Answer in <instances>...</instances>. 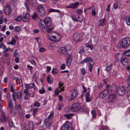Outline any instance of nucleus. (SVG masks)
Masks as SVG:
<instances>
[{
	"label": "nucleus",
	"mask_w": 130,
	"mask_h": 130,
	"mask_svg": "<svg viewBox=\"0 0 130 130\" xmlns=\"http://www.w3.org/2000/svg\"><path fill=\"white\" fill-rule=\"evenodd\" d=\"M32 18L36 21L38 20L39 17L36 12H34L32 15Z\"/></svg>",
	"instance_id": "26"
},
{
	"label": "nucleus",
	"mask_w": 130,
	"mask_h": 130,
	"mask_svg": "<svg viewBox=\"0 0 130 130\" xmlns=\"http://www.w3.org/2000/svg\"><path fill=\"white\" fill-rule=\"evenodd\" d=\"M64 47L65 48L67 52L69 51L71 48V46L68 44L65 47Z\"/></svg>",
	"instance_id": "31"
},
{
	"label": "nucleus",
	"mask_w": 130,
	"mask_h": 130,
	"mask_svg": "<svg viewBox=\"0 0 130 130\" xmlns=\"http://www.w3.org/2000/svg\"><path fill=\"white\" fill-rule=\"evenodd\" d=\"M8 120V117H6L5 115L4 112L2 111L1 112V121L2 122L7 121Z\"/></svg>",
	"instance_id": "12"
},
{
	"label": "nucleus",
	"mask_w": 130,
	"mask_h": 130,
	"mask_svg": "<svg viewBox=\"0 0 130 130\" xmlns=\"http://www.w3.org/2000/svg\"><path fill=\"white\" fill-rule=\"evenodd\" d=\"M38 109V108H36L35 109H33V115L34 116L35 115L36 112L37 111Z\"/></svg>",
	"instance_id": "54"
},
{
	"label": "nucleus",
	"mask_w": 130,
	"mask_h": 130,
	"mask_svg": "<svg viewBox=\"0 0 130 130\" xmlns=\"http://www.w3.org/2000/svg\"><path fill=\"white\" fill-rule=\"evenodd\" d=\"M4 11L5 14L9 15L11 12V9L10 5L8 4H6L5 7Z\"/></svg>",
	"instance_id": "9"
},
{
	"label": "nucleus",
	"mask_w": 130,
	"mask_h": 130,
	"mask_svg": "<svg viewBox=\"0 0 130 130\" xmlns=\"http://www.w3.org/2000/svg\"><path fill=\"white\" fill-rule=\"evenodd\" d=\"M58 70L56 69H53L52 71V73L53 74H54L57 73H58Z\"/></svg>",
	"instance_id": "42"
},
{
	"label": "nucleus",
	"mask_w": 130,
	"mask_h": 130,
	"mask_svg": "<svg viewBox=\"0 0 130 130\" xmlns=\"http://www.w3.org/2000/svg\"><path fill=\"white\" fill-rule=\"evenodd\" d=\"M108 90L106 89L101 92L100 95V97L102 98L105 97L108 94Z\"/></svg>",
	"instance_id": "17"
},
{
	"label": "nucleus",
	"mask_w": 130,
	"mask_h": 130,
	"mask_svg": "<svg viewBox=\"0 0 130 130\" xmlns=\"http://www.w3.org/2000/svg\"><path fill=\"white\" fill-rule=\"evenodd\" d=\"M15 42L16 40L15 39L13 38L12 39V40L11 42L8 43L7 44L12 45H14L15 43Z\"/></svg>",
	"instance_id": "40"
},
{
	"label": "nucleus",
	"mask_w": 130,
	"mask_h": 130,
	"mask_svg": "<svg viewBox=\"0 0 130 130\" xmlns=\"http://www.w3.org/2000/svg\"><path fill=\"white\" fill-rule=\"evenodd\" d=\"M22 19V17L20 16H19L17 17V18L15 19V20L16 21L19 22L21 21Z\"/></svg>",
	"instance_id": "41"
},
{
	"label": "nucleus",
	"mask_w": 130,
	"mask_h": 130,
	"mask_svg": "<svg viewBox=\"0 0 130 130\" xmlns=\"http://www.w3.org/2000/svg\"><path fill=\"white\" fill-rule=\"evenodd\" d=\"M95 7H93L92 8V14L93 16L95 15L96 14V12L95 10Z\"/></svg>",
	"instance_id": "38"
},
{
	"label": "nucleus",
	"mask_w": 130,
	"mask_h": 130,
	"mask_svg": "<svg viewBox=\"0 0 130 130\" xmlns=\"http://www.w3.org/2000/svg\"><path fill=\"white\" fill-rule=\"evenodd\" d=\"M116 57L117 60L119 59L120 58L121 59V54L120 55L119 53H117L116 55Z\"/></svg>",
	"instance_id": "43"
},
{
	"label": "nucleus",
	"mask_w": 130,
	"mask_h": 130,
	"mask_svg": "<svg viewBox=\"0 0 130 130\" xmlns=\"http://www.w3.org/2000/svg\"><path fill=\"white\" fill-rule=\"evenodd\" d=\"M72 18L73 21L76 22H81L83 20V19H82L81 20H77V19H76L75 17L74 16H72Z\"/></svg>",
	"instance_id": "33"
},
{
	"label": "nucleus",
	"mask_w": 130,
	"mask_h": 130,
	"mask_svg": "<svg viewBox=\"0 0 130 130\" xmlns=\"http://www.w3.org/2000/svg\"><path fill=\"white\" fill-rule=\"evenodd\" d=\"M34 124L32 121L30 122L29 123V130H33Z\"/></svg>",
	"instance_id": "37"
},
{
	"label": "nucleus",
	"mask_w": 130,
	"mask_h": 130,
	"mask_svg": "<svg viewBox=\"0 0 130 130\" xmlns=\"http://www.w3.org/2000/svg\"><path fill=\"white\" fill-rule=\"evenodd\" d=\"M117 91L118 95L121 96L124 95L125 92V87L122 86H118L117 88Z\"/></svg>",
	"instance_id": "6"
},
{
	"label": "nucleus",
	"mask_w": 130,
	"mask_h": 130,
	"mask_svg": "<svg viewBox=\"0 0 130 130\" xmlns=\"http://www.w3.org/2000/svg\"><path fill=\"white\" fill-rule=\"evenodd\" d=\"M38 14L41 17H44L46 14V12L44 7L42 5H40L37 8Z\"/></svg>",
	"instance_id": "5"
},
{
	"label": "nucleus",
	"mask_w": 130,
	"mask_h": 130,
	"mask_svg": "<svg viewBox=\"0 0 130 130\" xmlns=\"http://www.w3.org/2000/svg\"><path fill=\"white\" fill-rule=\"evenodd\" d=\"M35 86V84L34 83H33L29 84H26V85L25 88H28V89H30L33 87L34 88V86Z\"/></svg>",
	"instance_id": "25"
},
{
	"label": "nucleus",
	"mask_w": 130,
	"mask_h": 130,
	"mask_svg": "<svg viewBox=\"0 0 130 130\" xmlns=\"http://www.w3.org/2000/svg\"><path fill=\"white\" fill-rule=\"evenodd\" d=\"M21 106L20 104H18L17 108V109L18 110L19 113L22 118H23V112L21 108Z\"/></svg>",
	"instance_id": "16"
},
{
	"label": "nucleus",
	"mask_w": 130,
	"mask_h": 130,
	"mask_svg": "<svg viewBox=\"0 0 130 130\" xmlns=\"http://www.w3.org/2000/svg\"><path fill=\"white\" fill-rule=\"evenodd\" d=\"M72 55L70 54L69 55L66 60V64L67 67H69L71 64L72 62Z\"/></svg>",
	"instance_id": "14"
},
{
	"label": "nucleus",
	"mask_w": 130,
	"mask_h": 130,
	"mask_svg": "<svg viewBox=\"0 0 130 130\" xmlns=\"http://www.w3.org/2000/svg\"><path fill=\"white\" fill-rule=\"evenodd\" d=\"M63 84V83H62V82H60L59 84V87H58V88H60L61 89V87H62Z\"/></svg>",
	"instance_id": "60"
},
{
	"label": "nucleus",
	"mask_w": 130,
	"mask_h": 130,
	"mask_svg": "<svg viewBox=\"0 0 130 130\" xmlns=\"http://www.w3.org/2000/svg\"><path fill=\"white\" fill-rule=\"evenodd\" d=\"M9 126L10 127H12L14 126V124L12 120H11V121H10L9 123Z\"/></svg>",
	"instance_id": "47"
},
{
	"label": "nucleus",
	"mask_w": 130,
	"mask_h": 130,
	"mask_svg": "<svg viewBox=\"0 0 130 130\" xmlns=\"http://www.w3.org/2000/svg\"><path fill=\"white\" fill-rule=\"evenodd\" d=\"M45 92V90L44 88H42L41 89H40L39 91V92L41 94H43Z\"/></svg>",
	"instance_id": "51"
},
{
	"label": "nucleus",
	"mask_w": 130,
	"mask_h": 130,
	"mask_svg": "<svg viewBox=\"0 0 130 130\" xmlns=\"http://www.w3.org/2000/svg\"><path fill=\"white\" fill-rule=\"evenodd\" d=\"M28 88H26L23 91V92L25 93V94L27 96H30V93H29L28 92Z\"/></svg>",
	"instance_id": "34"
},
{
	"label": "nucleus",
	"mask_w": 130,
	"mask_h": 130,
	"mask_svg": "<svg viewBox=\"0 0 130 130\" xmlns=\"http://www.w3.org/2000/svg\"><path fill=\"white\" fill-rule=\"evenodd\" d=\"M10 112L11 113L15 114V112L14 111L13 109V107L10 108Z\"/></svg>",
	"instance_id": "49"
},
{
	"label": "nucleus",
	"mask_w": 130,
	"mask_h": 130,
	"mask_svg": "<svg viewBox=\"0 0 130 130\" xmlns=\"http://www.w3.org/2000/svg\"><path fill=\"white\" fill-rule=\"evenodd\" d=\"M10 48H7L5 50H4L3 51V52L4 53H6L8 51H9Z\"/></svg>",
	"instance_id": "63"
},
{
	"label": "nucleus",
	"mask_w": 130,
	"mask_h": 130,
	"mask_svg": "<svg viewBox=\"0 0 130 130\" xmlns=\"http://www.w3.org/2000/svg\"><path fill=\"white\" fill-rule=\"evenodd\" d=\"M78 93L77 90L73 89L71 91V100L75 99L77 96Z\"/></svg>",
	"instance_id": "8"
},
{
	"label": "nucleus",
	"mask_w": 130,
	"mask_h": 130,
	"mask_svg": "<svg viewBox=\"0 0 130 130\" xmlns=\"http://www.w3.org/2000/svg\"><path fill=\"white\" fill-rule=\"evenodd\" d=\"M66 68V65L65 64H62L60 68L62 70H64Z\"/></svg>",
	"instance_id": "56"
},
{
	"label": "nucleus",
	"mask_w": 130,
	"mask_h": 130,
	"mask_svg": "<svg viewBox=\"0 0 130 130\" xmlns=\"http://www.w3.org/2000/svg\"><path fill=\"white\" fill-rule=\"evenodd\" d=\"M47 80L48 83L49 84H51L53 83L52 81L51 80L50 77L49 76H47Z\"/></svg>",
	"instance_id": "45"
},
{
	"label": "nucleus",
	"mask_w": 130,
	"mask_h": 130,
	"mask_svg": "<svg viewBox=\"0 0 130 130\" xmlns=\"http://www.w3.org/2000/svg\"><path fill=\"white\" fill-rule=\"evenodd\" d=\"M81 38L80 34L79 33H76L74 34L73 37V39L75 42H78L80 40Z\"/></svg>",
	"instance_id": "11"
},
{
	"label": "nucleus",
	"mask_w": 130,
	"mask_h": 130,
	"mask_svg": "<svg viewBox=\"0 0 130 130\" xmlns=\"http://www.w3.org/2000/svg\"><path fill=\"white\" fill-rule=\"evenodd\" d=\"M81 107L79 103L77 102L72 104L71 108V109L73 112L78 111L80 110Z\"/></svg>",
	"instance_id": "4"
},
{
	"label": "nucleus",
	"mask_w": 130,
	"mask_h": 130,
	"mask_svg": "<svg viewBox=\"0 0 130 130\" xmlns=\"http://www.w3.org/2000/svg\"><path fill=\"white\" fill-rule=\"evenodd\" d=\"M92 113L93 115V117L95 118L96 115V112L94 110H92Z\"/></svg>",
	"instance_id": "53"
},
{
	"label": "nucleus",
	"mask_w": 130,
	"mask_h": 130,
	"mask_svg": "<svg viewBox=\"0 0 130 130\" xmlns=\"http://www.w3.org/2000/svg\"><path fill=\"white\" fill-rule=\"evenodd\" d=\"M130 45V38L126 37L121 39L119 42L118 46L120 48H125Z\"/></svg>",
	"instance_id": "2"
},
{
	"label": "nucleus",
	"mask_w": 130,
	"mask_h": 130,
	"mask_svg": "<svg viewBox=\"0 0 130 130\" xmlns=\"http://www.w3.org/2000/svg\"><path fill=\"white\" fill-rule=\"evenodd\" d=\"M128 61V59L126 57H125L122 59H120V61L123 64L125 65L126 63H127Z\"/></svg>",
	"instance_id": "21"
},
{
	"label": "nucleus",
	"mask_w": 130,
	"mask_h": 130,
	"mask_svg": "<svg viewBox=\"0 0 130 130\" xmlns=\"http://www.w3.org/2000/svg\"><path fill=\"white\" fill-rule=\"evenodd\" d=\"M47 37L48 39L54 42L59 41L61 39L60 35L58 34H57V36H50L47 35Z\"/></svg>",
	"instance_id": "3"
},
{
	"label": "nucleus",
	"mask_w": 130,
	"mask_h": 130,
	"mask_svg": "<svg viewBox=\"0 0 130 130\" xmlns=\"http://www.w3.org/2000/svg\"><path fill=\"white\" fill-rule=\"evenodd\" d=\"M106 23V20L105 19H104L99 21L98 25L99 26H104Z\"/></svg>",
	"instance_id": "19"
},
{
	"label": "nucleus",
	"mask_w": 130,
	"mask_h": 130,
	"mask_svg": "<svg viewBox=\"0 0 130 130\" xmlns=\"http://www.w3.org/2000/svg\"><path fill=\"white\" fill-rule=\"evenodd\" d=\"M116 95L115 94H112L109 95L108 98V100L109 103L113 102L116 99Z\"/></svg>",
	"instance_id": "10"
},
{
	"label": "nucleus",
	"mask_w": 130,
	"mask_h": 130,
	"mask_svg": "<svg viewBox=\"0 0 130 130\" xmlns=\"http://www.w3.org/2000/svg\"><path fill=\"white\" fill-rule=\"evenodd\" d=\"M61 130H72L70 122L68 121L66 122L62 125Z\"/></svg>",
	"instance_id": "7"
},
{
	"label": "nucleus",
	"mask_w": 130,
	"mask_h": 130,
	"mask_svg": "<svg viewBox=\"0 0 130 130\" xmlns=\"http://www.w3.org/2000/svg\"><path fill=\"white\" fill-rule=\"evenodd\" d=\"M47 28L46 31L45 32H44L43 31H42L41 29L40 31L41 32H43V33H45L47 31V32L48 33H52V30H54V27H51L49 28V27H46Z\"/></svg>",
	"instance_id": "24"
},
{
	"label": "nucleus",
	"mask_w": 130,
	"mask_h": 130,
	"mask_svg": "<svg viewBox=\"0 0 130 130\" xmlns=\"http://www.w3.org/2000/svg\"><path fill=\"white\" fill-rule=\"evenodd\" d=\"M86 101L87 102H88L90 101L91 99V98L90 97V96L87 97H86Z\"/></svg>",
	"instance_id": "61"
},
{
	"label": "nucleus",
	"mask_w": 130,
	"mask_h": 130,
	"mask_svg": "<svg viewBox=\"0 0 130 130\" xmlns=\"http://www.w3.org/2000/svg\"><path fill=\"white\" fill-rule=\"evenodd\" d=\"M19 82L20 83V87L22 86L23 85V83L22 82V79L20 78L19 79Z\"/></svg>",
	"instance_id": "62"
},
{
	"label": "nucleus",
	"mask_w": 130,
	"mask_h": 130,
	"mask_svg": "<svg viewBox=\"0 0 130 130\" xmlns=\"http://www.w3.org/2000/svg\"><path fill=\"white\" fill-rule=\"evenodd\" d=\"M92 59L91 58H87L84 59L83 60H82L80 62V63L83 64L88 61L89 63H90V62L92 61Z\"/></svg>",
	"instance_id": "22"
},
{
	"label": "nucleus",
	"mask_w": 130,
	"mask_h": 130,
	"mask_svg": "<svg viewBox=\"0 0 130 130\" xmlns=\"http://www.w3.org/2000/svg\"><path fill=\"white\" fill-rule=\"evenodd\" d=\"M14 29L16 31L18 32L20 31V28L19 27L17 26L14 27Z\"/></svg>",
	"instance_id": "50"
},
{
	"label": "nucleus",
	"mask_w": 130,
	"mask_h": 130,
	"mask_svg": "<svg viewBox=\"0 0 130 130\" xmlns=\"http://www.w3.org/2000/svg\"><path fill=\"white\" fill-rule=\"evenodd\" d=\"M40 29L44 32L46 31V27H50L52 25V21L50 17H47L45 18L43 21L40 20L39 22Z\"/></svg>",
	"instance_id": "1"
},
{
	"label": "nucleus",
	"mask_w": 130,
	"mask_h": 130,
	"mask_svg": "<svg viewBox=\"0 0 130 130\" xmlns=\"http://www.w3.org/2000/svg\"><path fill=\"white\" fill-rule=\"evenodd\" d=\"M64 89L63 87H62L61 89L59 90L57 88L54 91V96H56L57 95H58L59 94L58 92H60L61 91H64Z\"/></svg>",
	"instance_id": "23"
},
{
	"label": "nucleus",
	"mask_w": 130,
	"mask_h": 130,
	"mask_svg": "<svg viewBox=\"0 0 130 130\" xmlns=\"http://www.w3.org/2000/svg\"><path fill=\"white\" fill-rule=\"evenodd\" d=\"M89 63L90 65H88L89 69V70L91 72V69L93 67V66L94 64V62L92 60V61L90 62Z\"/></svg>",
	"instance_id": "29"
},
{
	"label": "nucleus",
	"mask_w": 130,
	"mask_h": 130,
	"mask_svg": "<svg viewBox=\"0 0 130 130\" xmlns=\"http://www.w3.org/2000/svg\"><path fill=\"white\" fill-rule=\"evenodd\" d=\"M112 67V65L111 64L109 65L106 68L105 70L108 72V71L111 70Z\"/></svg>",
	"instance_id": "35"
},
{
	"label": "nucleus",
	"mask_w": 130,
	"mask_h": 130,
	"mask_svg": "<svg viewBox=\"0 0 130 130\" xmlns=\"http://www.w3.org/2000/svg\"><path fill=\"white\" fill-rule=\"evenodd\" d=\"M17 92H14L12 94V98L14 101H15L16 99L15 96L17 95Z\"/></svg>",
	"instance_id": "44"
},
{
	"label": "nucleus",
	"mask_w": 130,
	"mask_h": 130,
	"mask_svg": "<svg viewBox=\"0 0 130 130\" xmlns=\"http://www.w3.org/2000/svg\"><path fill=\"white\" fill-rule=\"evenodd\" d=\"M7 101H9L10 100V94L9 93L7 92Z\"/></svg>",
	"instance_id": "64"
},
{
	"label": "nucleus",
	"mask_w": 130,
	"mask_h": 130,
	"mask_svg": "<svg viewBox=\"0 0 130 130\" xmlns=\"http://www.w3.org/2000/svg\"><path fill=\"white\" fill-rule=\"evenodd\" d=\"M58 51L60 53L67 55V52L66 50L64 47H63L59 48L58 50Z\"/></svg>",
	"instance_id": "15"
},
{
	"label": "nucleus",
	"mask_w": 130,
	"mask_h": 130,
	"mask_svg": "<svg viewBox=\"0 0 130 130\" xmlns=\"http://www.w3.org/2000/svg\"><path fill=\"white\" fill-rule=\"evenodd\" d=\"M40 105V104L38 102H36L34 104V106L36 107H39Z\"/></svg>",
	"instance_id": "58"
},
{
	"label": "nucleus",
	"mask_w": 130,
	"mask_h": 130,
	"mask_svg": "<svg viewBox=\"0 0 130 130\" xmlns=\"http://www.w3.org/2000/svg\"><path fill=\"white\" fill-rule=\"evenodd\" d=\"M116 87L115 85H112L110 87V89L109 91L114 92L116 91Z\"/></svg>",
	"instance_id": "32"
},
{
	"label": "nucleus",
	"mask_w": 130,
	"mask_h": 130,
	"mask_svg": "<svg viewBox=\"0 0 130 130\" xmlns=\"http://www.w3.org/2000/svg\"><path fill=\"white\" fill-rule=\"evenodd\" d=\"M44 123L46 126L47 128H49L51 126V121L49 120L46 119L44 120Z\"/></svg>",
	"instance_id": "18"
},
{
	"label": "nucleus",
	"mask_w": 130,
	"mask_h": 130,
	"mask_svg": "<svg viewBox=\"0 0 130 130\" xmlns=\"http://www.w3.org/2000/svg\"><path fill=\"white\" fill-rule=\"evenodd\" d=\"M129 50H125L124 52V53L125 55L128 56H130V54L129 53Z\"/></svg>",
	"instance_id": "39"
},
{
	"label": "nucleus",
	"mask_w": 130,
	"mask_h": 130,
	"mask_svg": "<svg viewBox=\"0 0 130 130\" xmlns=\"http://www.w3.org/2000/svg\"><path fill=\"white\" fill-rule=\"evenodd\" d=\"M16 98L17 99H20L22 96V94L20 92H17Z\"/></svg>",
	"instance_id": "30"
},
{
	"label": "nucleus",
	"mask_w": 130,
	"mask_h": 130,
	"mask_svg": "<svg viewBox=\"0 0 130 130\" xmlns=\"http://www.w3.org/2000/svg\"><path fill=\"white\" fill-rule=\"evenodd\" d=\"M76 11L77 13L79 14V15H80L83 12L82 10L80 9H77L76 10Z\"/></svg>",
	"instance_id": "48"
},
{
	"label": "nucleus",
	"mask_w": 130,
	"mask_h": 130,
	"mask_svg": "<svg viewBox=\"0 0 130 130\" xmlns=\"http://www.w3.org/2000/svg\"><path fill=\"white\" fill-rule=\"evenodd\" d=\"M82 74L83 75H84L86 73V71L85 69L84 68H82L81 69Z\"/></svg>",
	"instance_id": "52"
},
{
	"label": "nucleus",
	"mask_w": 130,
	"mask_h": 130,
	"mask_svg": "<svg viewBox=\"0 0 130 130\" xmlns=\"http://www.w3.org/2000/svg\"><path fill=\"white\" fill-rule=\"evenodd\" d=\"M79 5V2H77L73 4H71L69 5L66 6L67 8L76 9L77 8Z\"/></svg>",
	"instance_id": "13"
},
{
	"label": "nucleus",
	"mask_w": 130,
	"mask_h": 130,
	"mask_svg": "<svg viewBox=\"0 0 130 130\" xmlns=\"http://www.w3.org/2000/svg\"><path fill=\"white\" fill-rule=\"evenodd\" d=\"M126 22L127 25L130 26V18L129 17H127L126 19Z\"/></svg>",
	"instance_id": "36"
},
{
	"label": "nucleus",
	"mask_w": 130,
	"mask_h": 130,
	"mask_svg": "<svg viewBox=\"0 0 130 130\" xmlns=\"http://www.w3.org/2000/svg\"><path fill=\"white\" fill-rule=\"evenodd\" d=\"M127 84L128 86H130V75L127 77L126 79Z\"/></svg>",
	"instance_id": "46"
},
{
	"label": "nucleus",
	"mask_w": 130,
	"mask_h": 130,
	"mask_svg": "<svg viewBox=\"0 0 130 130\" xmlns=\"http://www.w3.org/2000/svg\"><path fill=\"white\" fill-rule=\"evenodd\" d=\"M45 51V49L44 47H41L39 49V51L41 52H43Z\"/></svg>",
	"instance_id": "57"
},
{
	"label": "nucleus",
	"mask_w": 130,
	"mask_h": 130,
	"mask_svg": "<svg viewBox=\"0 0 130 130\" xmlns=\"http://www.w3.org/2000/svg\"><path fill=\"white\" fill-rule=\"evenodd\" d=\"M74 114L72 113L65 114L64 116L68 119H69L71 118V117L74 115Z\"/></svg>",
	"instance_id": "27"
},
{
	"label": "nucleus",
	"mask_w": 130,
	"mask_h": 130,
	"mask_svg": "<svg viewBox=\"0 0 130 130\" xmlns=\"http://www.w3.org/2000/svg\"><path fill=\"white\" fill-rule=\"evenodd\" d=\"M113 5V7L114 9H116L117 8L118 5L117 2H116L115 3H114Z\"/></svg>",
	"instance_id": "59"
},
{
	"label": "nucleus",
	"mask_w": 130,
	"mask_h": 130,
	"mask_svg": "<svg viewBox=\"0 0 130 130\" xmlns=\"http://www.w3.org/2000/svg\"><path fill=\"white\" fill-rule=\"evenodd\" d=\"M30 4L33 6H36L37 4V2L36 0H31Z\"/></svg>",
	"instance_id": "28"
},
{
	"label": "nucleus",
	"mask_w": 130,
	"mask_h": 130,
	"mask_svg": "<svg viewBox=\"0 0 130 130\" xmlns=\"http://www.w3.org/2000/svg\"><path fill=\"white\" fill-rule=\"evenodd\" d=\"M54 115V113L53 112H51L50 114L49 115L48 117V119L50 120L52 118V117Z\"/></svg>",
	"instance_id": "55"
},
{
	"label": "nucleus",
	"mask_w": 130,
	"mask_h": 130,
	"mask_svg": "<svg viewBox=\"0 0 130 130\" xmlns=\"http://www.w3.org/2000/svg\"><path fill=\"white\" fill-rule=\"evenodd\" d=\"M29 14L28 13H26L23 17V20L25 22H28L29 21Z\"/></svg>",
	"instance_id": "20"
}]
</instances>
